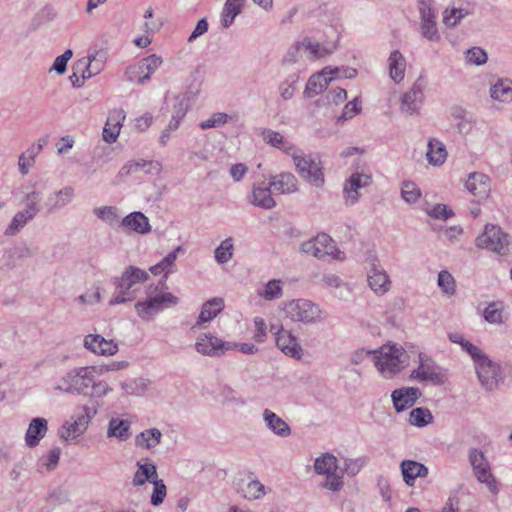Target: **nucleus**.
<instances>
[{"mask_svg": "<svg viewBox=\"0 0 512 512\" xmlns=\"http://www.w3.org/2000/svg\"><path fill=\"white\" fill-rule=\"evenodd\" d=\"M420 32L425 39L431 42H439L441 39L436 20L420 21Z\"/></svg>", "mask_w": 512, "mask_h": 512, "instance_id": "nucleus-55", "label": "nucleus"}, {"mask_svg": "<svg viewBox=\"0 0 512 512\" xmlns=\"http://www.w3.org/2000/svg\"><path fill=\"white\" fill-rule=\"evenodd\" d=\"M195 349L202 355L219 356L224 350V341L210 333H204L197 338Z\"/></svg>", "mask_w": 512, "mask_h": 512, "instance_id": "nucleus-25", "label": "nucleus"}, {"mask_svg": "<svg viewBox=\"0 0 512 512\" xmlns=\"http://www.w3.org/2000/svg\"><path fill=\"white\" fill-rule=\"evenodd\" d=\"M421 395L422 393L417 387H403L394 390L391 398L395 410L402 412L412 407Z\"/></svg>", "mask_w": 512, "mask_h": 512, "instance_id": "nucleus-23", "label": "nucleus"}, {"mask_svg": "<svg viewBox=\"0 0 512 512\" xmlns=\"http://www.w3.org/2000/svg\"><path fill=\"white\" fill-rule=\"evenodd\" d=\"M121 388L125 395H142L147 389V383L144 379H131L121 382Z\"/></svg>", "mask_w": 512, "mask_h": 512, "instance_id": "nucleus-53", "label": "nucleus"}, {"mask_svg": "<svg viewBox=\"0 0 512 512\" xmlns=\"http://www.w3.org/2000/svg\"><path fill=\"white\" fill-rule=\"evenodd\" d=\"M389 75L395 83L404 79L406 70V59L399 50H394L388 58Z\"/></svg>", "mask_w": 512, "mask_h": 512, "instance_id": "nucleus-33", "label": "nucleus"}, {"mask_svg": "<svg viewBox=\"0 0 512 512\" xmlns=\"http://www.w3.org/2000/svg\"><path fill=\"white\" fill-rule=\"evenodd\" d=\"M131 422L120 418H111L108 424L107 437L126 441L131 437Z\"/></svg>", "mask_w": 512, "mask_h": 512, "instance_id": "nucleus-34", "label": "nucleus"}, {"mask_svg": "<svg viewBox=\"0 0 512 512\" xmlns=\"http://www.w3.org/2000/svg\"><path fill=\"white\" fill-rule=\"evenodd\" d=\"M121 226L138 234H146L151 230L148 218L138 211L125 216L121 221Z\"/></svg>", "mask_w": 512, "mask_h": 512, "instance_id": "nucleus-31", "label": "nucleus"}, {"mask_svg": "<svg viewBox=\"0 0 512 512\" xmlns=\"http://www.w3.org/2000/svg\"><path fill=\"white\" fill-rule=\"evenodd\" d=\"M475 245L505 256L512 252V236L498 225L486 224L483 232L475 239Z\"/></svg>", "mask_w": 512, "mask_h": 512, "instance_id": "nucleus-5", "label": "nucleus"}, {"mask_svg": "<svg viewBox=\"0 0 512 512\" xmlns=\"http://www.w3.org/2000/svg\"><path fill=\"white\" fill-rule=\"evenodd\" d=\"M450 114L456 121V127L459 133L467 134L471 131L475 123V116L472 112L467 111L460 105H453L450 108Z\"/></svg>", "mask_w": 512, "mask_h": 512, "instance_id": "nucleus-30", "label": "nucleus"}, {"mask_svg": "<svg viewBox=\"0 0 512 512\" xmlns=\"http://www.w3.org/2000/svg\"><path fill=\"white\" fill-rule=\"evenodd\" d=\"M149 275L145 270L135 266H129L122 273L121 277L112 280L115 291L109 301L110 305L122 304L136 298L138 285L148 279Z\"/></svg>", "mask_w": 512, "mask_h": 512, "instance_id": "nucleus-3", "label": "nucleus"}, {"mask_svg": "<svg viewBox=\"0 0 512 512\" xmlns=\"http://www.w3.org/2000/svg\"><path fill=\"white\" fill-rule=\"evenodd\" d=\"M37 252L35 247H30L26 243H21L6 252L7 258L9 259L7 265L15 267L17 260L32 258Z\"/></svg>", "mask_w": 512, "mask_h": 512, "instance_id": "nucleus-40", "label": "nucleus"}, {"mask_svg": "<svg viewBox=\"0 0 512 512\" xmlns=\"http://www.w3.org/2000/svg\"><path fill=\"white\" fill-rule=\"evenodd\" d=\"M74 196V189L71 186H66L54 194H51L46 203L48 206V212L51 213L64 208L72 202Z\"/></svg>", "mask_w": 512, "mask_h": 512, "instance_id": "nucleus-32", "label": "nucleus"}, {"mask_svg": "<svg viewBox=\"0 0 512 512\" xmlns=\"http://www.w3.org/2000/svg\"><path fill=\"white\" fill-rule=\"evenodd\" d=\"M314 471L325 476L321 487L332 492H338L344 486L343 471L339 469L338 459L332 453L326 452L314 461Z\"/></svg>", "mask_w": 512, "mask_h": 512, "instance_id": "nucleus-6", "label": "nucleus"}, {"mask_svg": "<svg viewBox=\"0 0 512 512\" xmlns=\"http://www.w3.org/2000/svg\"><path fill=\"white\" fill-rule=\"evenodd\" d=\"M272 194H274V192L269 183L265 184L264 181L261 183H255L253 186L251 203L264 209H271L276 205Z\"/></svg>", "mask_w": 512, "mask_h": 512, "instance_id": "nucleus-28", "label": "nucleus"}, {"mask_svg": "<svg viewBox=\"0 0 512 512\" xmlns=\"http://www.w3.org/2000/svg\"><path fill=\"white\" fill-rule=\"evenodd\" d=\"M91 408L84 405L78 408L75 418L66 421L58 430L59 437L64 441H73L81 436L92 419Z\"/></svg>", "mask_w": 512, "mask_h": 512, "instance_id": "nucleus-13", "label": "nucleus"}, {"mask_svg": "<svg viewBox=\"0 0 512 512\" xmlns=\"http://www.w3.org/2000/svg\"><path fill=\"white\" fill-rule=\"evenodd\" d=\"M93 371L94 368L91 366L70 369L57 379L53 388L62 393L87 396Z\"/></svg>", "mask_w": 512, "mask_h": 512, "instance_id": "nucleus-4", "label": "nucleus"}, {"mask_svg": "<svg viewBox=\"0 0 512 512\" xmlns=\"http://www.w3.org/2000/svg\"><path fill=\"white\" fill-rule=\"evenodd\" d=\"M291 157L300 177L315 187L319 188L324 185V174L319 161H316L310 155L300 153L298 148Z\"/></svg>", "mask_w": 512, "mask_h": 512, "instance_id": "nucleus-8", "label": "nucleus"}, {"mask_svg": "<svg viewBox=\"0 0 512 512\" xmlns=\"http://www.w3.org/2000/svg\"><path fill=\"white\" fill-rule=\"evenodd\" d=\"M257 295L266 301L276 300L283 295V282L279 279H272L257 290Z\"/></svg>", "mask_w": 512, "mask_h": 512, "instance_id": "nucleus-42", "label": "nucleus"}, {"mask_svg": "<svg viewBox=\"0 0 512 512\" xmlns=\"http://www.w3.org/2000/svg\"><path fill=\"white\" fill-rule=\"evenodd\" d=\"M468 460L472 467V470L486 468L490 466V463L484 454V452L478 448H470L468 452Z\"/></svg>", "mask_w": 512, "mask_h": 512, "instance_id": "nucleus-57", "label": "nucleus"}, {"mask_svg": "<svg viewBox=\"0 0 512 512\" xmlns=\"http://www.w3.org/2000/svg\"><path fill=\"white\" fill-rule=\"evenodd\" d=\"M94 214L109 225H114L119 220L118 209L113 206L95 208Z\"/></svg>", "mask_w": 512, "mask_h": 512, "instance_id": "nucleus-58", "label": "nucleus"}, {"mask_svg": "<svg viewBox=\"0 0 512 512\" xmlns=\"http://www.w3.org/2000/svg\"><path fill=\"white\" fill-rule=\"evenodd\" d=\"M98 372H92L91 382L88 385L89 394L87 396L102 398L113 391V388L103 380H96Z\"/></svg>", "mask_w": 512, "mask_h": 512, "instance_id": "nucleus-48", "label": "nucleus"}, {"mask_svg": "<svg viewBox=\"0 0 512 512\" xmlns=\"http://www.w3.org/2000/svg\"><path fill=\"white\" fill-rule=\"evenodd\" d=\"M426 158L433 166L442 165L447 158V150L443 142L435 138L430 139L427 144Z\"/></svg>", "mask_w": 512, "mask_h": 512, "instance_id": "nucleus-37", "label": "nucleus"}, {"mask_svg": "<svg viewBox=\"0 0 512 512\" xmlns=\"http://www.w3.org/2000/svg\"><path fill=\"white\" fill-rule=\"evenodd\" d=\"M470 12L463 8H446L443 11V23L446 27H455L463 18L469 15Z\"/></svg>", "mask_w": 512, "mask_h": 512, "instance_id": "nucleus-50", "label": "nucleus"}, {"mask_svg": "<svg viewBox=\"0 0 512 512\" xmlns=\"http://www.w3.org/2000/svg\"><path fill=\"white\" fill-rule=\"evenodd\" d=\"M425 82L420 77L412 85L411 89L403 94L400 110L406 115H416L420 112L424 101Z\"/></svg>", "mask_w": 512, "mask_h": 512, "instance_id": "nucleus-15", "label": "nucleus"}, {"mask_svg": "<svg viewBox=\"0 0 512 512\" xmlns=\"http://www.w3.org/2000/svg\"><path fill=\"white\" fill-rule=\"evenodd\" d=\"M183 248L181 246H178L173 251H171L167 256H165L159 263L152 266L150 268V271L154 275L161 274L162 272L166 271L168 268H170L174 262L177 259V255L179 252H182Z\"/></svg>", "mask_w": 512, "mask_h": 512, "instance_id": "nucleus-54", "label": "nucleus"}, {"mask_svg": "<svg viewBox=\"0 0 512 512\" xmlns=\"http://www.w3.org/2000/svg\"><path fill=\"white\" fill-rule=\"evenodd\" d=\"M223 309V299L222 298H214L205 302L202 306L201 312L199 314L198 320L193 326L201 327L204 323L210 322L214 317H216Z\"/></svg>", "mask_w": 512, "mask_h": 512, "instance_id": "nucleus-35", "label": "nucleus"}, {"mask_svg": "<svg viewBox=\"0 0 512 512\" xmlns=\"http://www.w3.org/2000/svg\"><path fill=\"white\" fill-rule=\"evenodd\" d=\"M367 281L371 290L379 296L386 294L391 288L389 275L376 260L371 263L367 273Z\"/></svg>", "mask_w": 512, "mask_h": 512, "instance_id": "nucleus-17", "label": "nucleus"}, {"mask_svg": "<svg viewBox=\"0 0 512 512\" xmlns=\"http://www.w3.org/2000/svg\"><path fill=\"white\" fill-rule=\"evenodd\" d=\"M61 456L59 447L51 448L46 454L42 455L37 462L39 472H51L58 466Z\"/></svg>", "mask_w": 512, "mask_h": 512, "instance_id": "nucleus-41", "label": "nucleus"}, {"mask_svg": "<svg viewBox=\"0 0 512 512\" xmlns=\"http://www.w3.org/2000/svg\"><path fill=\"white\" fill-rule=\"evenodd\" d=\"M474 365L481 386L487 391L497 389L499 384L503 381L500 365L491 360L486 354Z\"/></svg>", "mask_w": 512, "mask_h": 512, "instance_id": "nucleus-11", "label": "nucleus"}, {"mask_svg": "<svg viewBox=\"0 0 512 512\" xmlns=\"http://www.w3.org/2000/svg\"><path fill=\"white\" fill-rule=\"evenodd\" d=\"M257 135L262 139V141L265 144L273 148H276L287 155L291 156L297 149V147L293 143L287 140L278 131H274L269 128H260L257 131Z\"/></svg>", "mask_w": 512, "mask_h": 512, "instance_id": "nucleus-20", "label": "nucleus"}, {"mask_svg": "<svg viewBox=\"0 0 512 512\" xmlns=\"http://www.w3.org/2000/svg\"><path fill=\"white\" fill-rule=\"evenodd\" d=\"M158 478L157 468L154 463L137 462V471L135 472L132 484L136 487L143 486L146 482L152 483Z\"/></svg>", "mask_w": 512, "mask_h": 512, "instance_id": "nucleus-36", "label": "nucleus"}, {"mask_svg": "<svg viewBox=\"0 0 512 512\" xmlns=\"http://www.w3.org/2000/svg\"><path fill=\"white\" fill-rule=\"evenodd\" d=\"M417 7L420 21L436 20L437 11L434 7V0H417Z\"/></svg>", "mask_w": 512, "mask_h": 512, "instance_id": "nucleus-59", "label": "nucleus"}, {"mask_svg": "<svg viewBox=\"0 0 512 512\" xmlns=\"http://www.w3.org/2000/svg\"><path fill=\"white\" fill-rule=\"evenodd\" d=\"M162 433L157 428H150L142 431L135 437L136 446L143 449H153L160 444Z\"/></svg>", "mask_w": 512, "mask_h": 512, "instance_id": "nucleus-39", "label": "nucleus"}, {"mask_svg": "<svg viewBox=\"0 0 512 512\" xmlns=\"http://www.w3.org/2000/svg\"><path fill=\"white\" fill-rule=\"evenodd\" d=\"M246 0H226V28L231 25L243 9Z\"/></svg>", "mask_w": 512, "mask_h": 512, "instance_id": "nucleus-62", "label": "nucleus"}, {"mask_svg": "<svg viewBox=\"0 0 512 512\" xmlns=\"http://www.w3.org/2000/svg\"><path fill=\"white\" fill-rule=\"evenodd\" d=\"M262 415L266 427L275 435L283 438L291 435L290 426L276 413L266 408Z\"/></svg>", "mask_w": 512, "mask_h": 512, "instance_id": "nucleus-29", "label": "nucleus"}, {"mask_svg": "<svg viewBox=\"0 0 512 512\" xmlns=\"http://www.w3.org/2000/svg\"><path fill=\"white\" fill-rule=\"evenodd\" d=\"M300 44L309 53V57L312 60L322 58L330 53L329 50L322 47L319 43L311 41L309 38H305Z\"/></svg>", "mask_w": 512, "mask_h": 512, "instance_id": "nucleus-56", "label": "nucleus"}, {"mask_svg": "<svg viewBox=\"0 0 512 512\" xmlns=\"http://www.w3.org/2000/svg\"><path fill=\"white\" fill-rule=\"evenodd\" d=\"M368 463V457L361 456L355 459L349 458L345 459L344 468L341 469L343 474L346 473L349 476H355L358 474L361 469L366 466Z\"/></svg>", "mask_w": 512, "mask_h": 512, "instance_id": "nucleus-60", "label": "nucleus"}, {"mask_svg": "<svg viewBox=\"0 0 512 512\" xmlns=\"http://www.w3.org/2000/svg\"><path fill=\"white\" fill-rule=\"evenodd\" d=\"M465 187L478 201L486 200L491 191L489 177L480 172L469 174Z\"/></svg>", "mask_w": 512, "mask_h": 512, "instance_id": "nucleus-21", "label": "nucleus"}, {"mask_svg": "<svg viewBox=\"0 0 512 512\" xmlns=\"http://www.w3.org/2000/svg\"><path fill=\"white\" fill-rule=\"evenodd\" d=\"M487 53L479 47H472L466 51V60L473 65H482L487 62Z\"/></svg>", "mask_w": 512, "mask_h": 512, "instance_id": "nucleus-63", "label": "nucleus"}, {"mask_svg": "<svg viewBox=\"0 0 512 512\" xmlns=\"http://www.w3.org/2000/svg\"><path fill=\"white\" fill-rule=\"evenodd\" d=\"M437 284L445 295L453 296L456 293V281L447 270H441L438 273Z\"/></svg>", "mask_w": 512, "mask_h": 512, "instance_id": "nucleus-52", "label": "nucleus"}, {"mask_svg": "<svg viewBox=\"0 0 512 512\" xmlns=\"http://www.w3.org/2000/svg\"><path fill=\"white\" fill-rule=\"evenodd\" d=\"M474 476L476 479L482 483L485 484L488 488V490L496 495L499 492V485L498 481L494 477V475L491 473V466H487L486 468H481L473 471Z\"/></svg>", "mask_w": 512, "mask_h": 512, "instance_id": "nucleus-45", "label": "nucleus"}, {"mask_svg": "<svg viewBox=\"0 0 512 512\" xmlns=\"http://www.w3.org/2000/svg\"><path fill=\"white\" fill-rule=\"evenodd\" d=\"M373 362L379 373L390 379L406 367L408 354L401 345L388 343L373 351Z\"/></svg>", "mask_w": 512, "mask_h": 512, "instance_id": "nucleus-2", "label": "nucleus"}, {"mask_svg": "<svg viewBox=\"0 0 512 512\" xmlns=\"http://www.w3.org/2000/svg\"><path fill=\"white\" fill-rule=\"evenodd\" d=\"M95 60V56L89 57V62L80 61L78 63V66H81L82 68H85L82 72L81 79L77 76L76 73H73L70 76V80L72 82V85L74 87H81L84 84V81L86 79L91 78L92 76L96 75L99 72V68H93L92 62Z\"/></svg>", "mask_w": 512, "mask_h": 512, "instance_id": "nucleus-46", "label": "nucleus"}, {"mask_svg": "<svg viewBox=\"0 0 512 512\" xmlns=\"http://www.w3.org/2000/svg\"><path fill=\"white\" fill-rule=\"evenodd\" d=\"M164 288H166L165 279L160 280L155 286H149L146 290L147 298L135 304V310L142 320L151 321L165 308L178 304V297L170 292H164Z\"/></svg>", "mask_w": 512, "mask_h": 512, "instance_id": "nucleus-1", "label": "nucleus"}, {"mask_svg": "<svg viewBox=\"0 0 512 512\" xmlns=\"http://www.w3.org/2000/svg\"><path fill=\"white\" fill-rule=\"evenodd\" d=\"M433 416L427 408L418 407L409 414V423L413 426L424 427L431 423Z\"/></svg>", "mask_w": 512, "mask_h": 512, "instance_id": "nucleus-51", "label": "nucleus"}, {"mask_svg": "<svg viewBox=\"0 0 512 512\" xmlns=\"http://www.w3.org/2000/svg\"><path fill=\"white\" fill-rule=\"evenodd\" d=\"M285 316L306 325L315 324L325 318L320 307L308 299H293L283 303Z\"/></svg>", "mask_w": 512, "mask_h": 512, "instance_id": "nucleus-7", "label": "nucleus"}, {"mask_svg": "<svg viewBox=\"0 0 512 512\" xmlns=\"http://www.w3.org/2000/svg\"><path fill=\"white\" fill-rule=\"evenodd\" d=\"M162 63L163 59L161 56L151 54L130 65L125 71V76L129 82L144 84L150 80L151 75L156 72Z\"/></svg>", "mask_w": 512, "mask_h": 512, "instance_id": "nucleus-12", "label": "nucleus"}, {"mask_svg": "<svg viewBox=\"0 0 512 512\" xmlns=\"http://www.w3.org/2000/svg\"><path fill=\"white\" fill-rule=\"evenodd\" d=\"M275 334L276 345L285 355L295 359L301 358L302 347L298 343V339L290 331L280 328Z\"/></svg>", "mask_w": 512, "mask_h": 512, "instance_id": "nucleus-22", "label": "nucleus"}, {"mask_svg": "<svg viewBox=\"0 0 512 512\" xmlns=\"http://www.w3.org/2000/svg\"><path fill=\"white\" fill-rule=\"evenodd\" d=\"M244 130V119L237 111L226 113V133L229 132L232 136H238Z\"/></svg>", "mask_w": 512, "mask_h": 512, "instance_id": "nucleus-49", "label": "nucleus"}, {"mask_svg": "<svg viewBox=\"0 0 512 512\" xmlns=\"http://www.w3.org/2000/svg\"><path fill=\"white\" fill-rule=\"evenodd\" d=\"M274 194H291L298 190V180L290 172H282L269 178Z\"/></svg>", "mask_w": 512, "mask_h": 512, "instance_id": "nucleus-26", "label": "nucleus"}, {"mask_svg": "<svg viewBox=\"0 0 512 512\" xmlns=\"http://www.w3.org/2000/svg\"><path fill=\"white\" fill-rule=\"evenodd\" d=\"M401 195L405 202L413 204L420 198L421 191L414 182L405 181L402 184Z\"/></svg>", "mask_w": 512, "mask_h": 512, "instance_id": "nucleus-61", "label": "nucleus"}, {"mask_svg": "<svg viewBox=\"0 0 512 512\" xmlns=\"http://www.w3.org/2000/svg\"><path fill=\"white\" fill-rule=\"evenodd\" d=\"M149 166L148 172L155 171L159 173L161 170V164L157 161H137V162H129L125 164L119 171V177H126L131 173L138 171L140 168H145Z\"/></svg>", "mask_w": 512, "mask_h": 512, "instance_id": "nucleus-44", "label": "nucleus"}, {"mask_svg": "<svg viewBox=\"0 0 512 512\" xmlns=\"http://www.w3.org/2000/svg\"><path fill=\"white\" fill-rule=\"evenodd\" d=\"M41 193L38 191H31L25 196L26 211L36 216L40 212Z\"/></svg>", "mask_w": 512, "mask_h": 512, "instance_id": "nucleus-64", "label": "nucleus"}, {"mask_svg": "<svg viewBox=\"0 0 512 512\" xmlns=\"http://www.w3.org/2000/svg\"><path fill=\"white\" fill-rule=\"evenodd\" d=\"M300 249L303 253L312 255L318 259H322L325 256L342 259L341 254H343L337 250L333 239L325 233L319 234L315 238L302 243Z\"/></svg>", "mask_w": 512, "mask_h": 512, "instance_id": "nucleus-14", "label": "nucleus"}, {"mask_svg": "<svg viewBox=\"0 0 512 512\" xmlns=\"http://www.w3.org/2000/svg\"><path fill=\"white\" fill-rule=\"evenodd\" d=\"M48 422L45 418H33L25 434V444L29 448L36 447L40 441L45 437L48 431Z\"/></svg>", "mask_w": 512, "mask_h": 512, "instance_id": "nucleus-27", "label": "nucleus"}, {"mask_svg": "<svg viewBox=\"0 0 512 512\" xmlns=\"http://www.w3.org/2000/svg\"><path fill=\"white\" fill-rule=\"evenodd\" d=\"M410 378L419 382H431L434 385H443L447 380L446 370L441 368L426 354H419V365L411 371Z\"/></svg>", "mask_w": 512, "mask_h": 512, "instance_id": "nucleus-10", "label": "nucleus"}, {"mask_svg": "<svg viewBox=\"0 0 512 512\" xmlns=\"http://www.w3.org/2000/svg\"><path fill=\"white\" fill-rule=\"evenodd\" d=\"M400 470L404 483L412 487L417 478H425L428 476V468L415 460H403L400 463Z\"/></svg>", "mask_w": 512, "mask_h": 512, "instance_id": "nucleus-24", "label": "nucleus"}, {"mask_svg": "<svg viewBox=\"0 0 512 512\" xmlns=\"http://www.w3.org/2000/svg\"><path fill=\"white\" fill-rule=\"evenodd\" d=\"M503 308L502 302H491L483 310L482 316L490 324H502Z\"/></svg>", "mask_w": 512, "mask_h": 512, "instance_id": "nucleus-47", "label": "nucleus"}, {"mask_svg": "<svg viewBox=\"0 0 512 512\" xmlns=\"http://www.w3.org/2000/svg\"><path fill=\"white\" fill-rule=\"evenodd\" d=\"M34 217V215H32L26 210L17 212L12 218L8 227L6 228L4 234L6 236L16 235Z\"/></svg>", "mask_w": 512, "mask_h": 512, "instance_id": "nucleus-43", "label": "nucleus"}, {"mask_svg": "<svg viewBox=\"0 0 512 512\" xmlns=\"http://www.w3.org/2000/svg\"><path fill=\"white\" fill-rule=\"evenodd\" d=\"M371 184V177L365 173H353L345 182L343 193L346 201L353 205L360 197V189Z\"/></svg>", "mask_w": 512, "mask_h": 512, "instance_id": "nucleus-19", "label": "nucleus"}, {"mask_svg": "<svg viewBox=\"0 0 512 512\" xmlns=\"http://www.w3.org/2000/svg\"><path fill=\"white\" fill-rule=\"evenodd\" d=\"M340 68L325 67L321 72L312 75L305 87L304 94L308 98H312L320 94L327 88L330 81L338 78Z\"/></svg>", "mask_w": 512, "mask_h": 512, "instance_id": "nucleus-16", "label": "nucleus"}, {"mask_svg": "<svg viewBox=\"0 0 512 512\" xmlns=\"http://www.w3.org/2000/svg\"><path fill=\"white\" fill-rule=\"evenodd\" d=\"M84 347L90 352L101 356H113L118 352V344L107 340L99 334H89L84 338Z\"/></svg>", "mask_w": 512, "mask_h": 512, "instance_id": "nucleus-18", "label": "nucleus"}, {"mask_svg": "<svg viewBox=\"0 0 512 512\" xmlns=\"http://www.w3.org/2000/svg\"><path fill=\"white\" fill-rule=\"evenodd\" d=\"M490 96L493 100L510 103L512 102V80L498 79L490 87Z\"/></svg>", "mask_w": 512, "mask_h": 512, "instance_id": "nucleus-38", "label": "nucleus"}, {"mask_svg": "<svg viewBox=\"0 0 512 512\" xmlns=\"http://www.w3.org/2000/svg\"><path fill=\"white\" fill-rule=\"evenodd\" d=\"M236 492L249 501L259 500L267 493V488L249 470L239 471L233 478Z\"/></svg>", "mask_w": 512, "mask_h": 512, "instance_id": "nucleus-9", "label": "nucleus"}]
</instances>
